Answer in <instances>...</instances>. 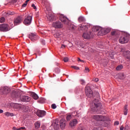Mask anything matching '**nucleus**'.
Wrapping results in <instances>:
<instances>
[{
    "label": "nucleus",
    "mask_w": 130,
    "mask_h": 130,
    "mask_svg": "<svg viewBox=\"0 0 130 130\" xmlns=\"http://www.w3.org/2000/svg\"><path fill=\"white\" fill-rule=\"evenodd\" d=\"M123 69V66L121 64L118 66L116 68V71H121Z\"/></svg>",
    "instance_id": "31"
},
{
    "label": "nucleus",
    "mask_w": 130,
    "mask_h": 130,
    "mask_svg": "<svg viewBox=\"0 0 130 130\" xmlns=\"http://www.w3.org/2000/svg\"><path fill=\"white\" fill-rule=\"evenodd\" d=\"M120 79H121V80H123V79H124V75L123 74H120Z\"/></svg>",
    "instance_id": "36"
},
{
    "label": "nucleus",
    "mask_w": 130,
    "mask_h": 130,
    "mask_svg": "<svg viewBox=\"0 0 130 130\" xmlns=\"http://www.w3.org/2000/svg\"><path fill=\"white\" fill-rule=\"evenodd\" d=\"M14 26H15V25H13V24H12V25H11V26L12 27V28H13V27H14Z\"/></svg>",
    "instance_id": "61"
},
{
    "label": "nucleus",
    "mask_w": 130,
    "mask_h": 130,
    "mask_svg": "<svg viewBox=\"0 0 130 130\" xmlns=\"http://www.w3.org/2000/svg\"><path fill=\"white\" fill-rule=\"evenodd\" d=\"M98 96H99V93H96Z\"/></svg>",
    "instance_id": "62"
},
{
    "label": "nucleus",
    "mask_w": 130,
    "mask_h": 130,
    "mask_svg": "<svg viewBox=\"0 0 130 130\" xmlns=\"http://www.w3.org/2000/svg\"><path fill=\"white\" fill-rule=\"evenodd\" d=\"M55 72H56V73H58L60 72V70H59V69H58V68H56L55 69Z\"/></svg>",
    "instance_id": "43"
},
{
    "label": "nucleus",
    "mask_w": 130,
    "mask_h": 130,
    "mask_svg": "<svg viewBox=\"0 0 130 130\" xmlns=\"http://www.w3.org/2000/svg\"><path fill=\"white\" fill-rule=\"evenodd\" d=\"M11 29H12V28L7 23L0 24V32H8V31H10Z\"/></svg>",
    "instance_id": "3"
},
{
    "label": "nucleus",
    "mask_w": 130,
    "mask_h": 130,
    "mask_svg": "<svg viewBox=\"0 0 130 130\" xmlns=\"http://www.w3.org/2000/svg\"><path fill=\"white\" fill-rule=\"evenodd\" d=\"M93 130H103V129H101V128L100 127H94Z\"/></svg>",
    "instance_id": "46"
},
{
    "label": "nucleus",
    "mask_w": 130,
    "mask_h": 130,
    "mask_svg": "<svg viewBox=\"0 0 130 130\" xmlns=\"http://www.w3.org/2000/svg\"><path fill=\"white\" fill-rule=\"evenodd\" d=\"M5 22V18L4 17H1L0 18V23H4Z\"/></svg>",
    "instance_id": "41"
},
{
    "label": "nucleus",
    "mask_w": 130,
    "mask_h": 130,
    "mask_svg": "<svg viewBox=\"0 0 130 130\" xmlns=\"http://www.w3.org/2000/svg\"><path fill=\"white\" fill-rule=\"evenodd\" d=\"M71 68H72V69H74V70H80V68L77 66H71Z\"/></svg>",
    "instance_id": "39"
},
{
    "label": "nucleus",
    "mask_w": 130,
    "mask_h": 130,
    "mask_svg": "<svg viewBox=\"0 0 130 130\" xmlns=\"http://www.w3.org/2000/svg\"><path fill=\"white\" fill-rule=\"evenodd\" d=\"M128 52V54L130 55V52Z\"/></svg>",
    "instance_id": "64"
},
{
    "label": "nucleus",
    "mask_w": 130,
    "mask_h": 130,
    "mask_svg": "<svg viewBox=\"0 0 130 130\" xmlns=\"http://www.w3.org/2000/svg\"><path fill=\"white\" fill-rule=\"evenodd\" d=\"M118 124H119V122L118 121H115L114 122V125H118Z\"/></svg>",
    "instance_id": "48"
},
{
    "label": "nucleus",
    "mask_w": 130,
    "mask_h": 130,
    "mask_svg": "<svg viewBox=\"0 0 130 130\" xmlns=\"http://www.w3.org/2000/svg\"><path fill=\"white\" fill-rule=\"evenodd\" d=\"M12 96H13V97H14V98H16V99H18V98H19L20 96V94H19V93H18L14 92L12 93Z\"/></svg>",
    "instance_id": "29"
},
{
    "label": "nucleus",
    "mask_w": 130,
    "mask_h": 130,
    "mask_svg": "<svg viewBox=\"0 0 130 130\" xmlns=\"http://www.w3.org/2000/svg\"><path fill=\"white\" fill-rule=\"evenodd\" d=\"M12 129H13V130H20V128H17V127H13Z\"/></svg>",
    "instance_id": "50"
},
{
    "label": "nucleus",
    "mask_w": 130,
    "mask_h": 130,
    "mask_svg": "<svg viewBox=\"0 0 130 130\" xmlns=\"http://www.w3.org/2000/svg\"><path fill=\"white\" fill-rule=\"evenodd\" d=\"M85 92L86 96L88 97V98H92V97H93V91L91 90V88L89 85H86L85 87Z\"/></svg>",
    "instance_id": "4"
},
{
    "label": "nucleus",
    "mask_w": 130,
    "mask_h": 130,
    "mask_svg": "<svg viewBox=\"0 0 130 130\" xmlns=\"http://www.w3.org/2000/svg\"><path fill=\"white\" fill-rule=\"evenodd\" d=\"M123 127L122 126H121L120 127V130H123Z\"/></svg>",
    "instance_id": "56"
},
{
    "label": "nucleus",
    "mask_w": 130,
    "mask_h": 130,
    "mask_svg": "<svg viewBox=\"0 0 130 130\" xmlns=\"http://www.w3.org/2000/svg\"><path fill=\"white\" fill-rule=\"evenodd\" d=\"M92 118L96 121H107V118L103 115H95L92 116Z\"/></svg>",
    "instance_id": "2"
},
{
    "label": "nucleus",
    "mask_w": 130,
    "mask_h": 130,
    "mask_svg": "<svg viewBox=\"0 0 130 130\" xmlns=\"http://www.w3.org/2000/svg\"><path fill=\"white\" fill-rule=\"evenodd\" d=\"M63 61H64V62H68V61H69V57H64Z\"/></svg>",
    "instance_id": "35"
},
{
    "label": "nucleus",
    "mask_w": 130,
    "mask_h": 130,
    "mask_svg": "<svg viewBox=\"0 0 130 130\" xmlns=\"http://www.w3.org/2000/svg\"><path fill=\"white\" fill-rule=\"evenodd\" d=\"M31 96H32V98H34L35 99V100H37V99H38V98H39V96H38V95H37V94H36L35 93H32Z\"/></svg>",
    "instance_id": "27"
},
{
    "label": "nucleus",
    "mask_w": 130,
    "mask_h": 130,
    "mask_svg": "<svg viewBox=\"0 0 130 130\" xmlns=\"http://www.w3.org/2000/svg\"><path fill=\"white\" fill-rule=\"evenodd\" d=\"M101 29L102 27H99V26H94L92 28V30L93 32H98L99 31V34H101Z\"/></svg>",
    "instance_id": "18"
},
{
    "label": "nucleus",
    "mask_w": 130,
    "mask_h": 130,
    "mask_svg": "<svg viewBox=\"0 0 130 130\" xmlns=\"http://www.w3.org/2000/svg\"><path fill=\"white\" fill-rule=\"evenodd\" d=\"M32 22V16H28L27 17H26L24 21H23V24L24 25H26V26H29L31 24V22Z\"/></svg>",
    "instance_id": "7"
},
{
    "label": "nucleus",
    "mask_w": 130,
    "mask_h": 130,
    "mask_svg": "<svg viewBox=\"0 0 130 130\" xmlns=\"http://www.w3.org/2000/svg\"><path fill=\"white\" fill-rule=\"evenodd\" d=\"M29 1H30V0H26V2H25V3H26V4H28V2H29Z\"/></svg>",
    "instance_id": "60"
},
{
    "label": "nucleus",
    "mask_w": 130,
    "mask_h": 130,
    "mask_svg": "<svg viewBox=\"0 0 130 130\" xmlns=\"http://www.w3.org/2000/svg\"><path fill=\"white\" fill-rule=\"evenodd\" d=\"M78 21L80 23H82V22H85V18L82 16H80L78 18Z\"/></svg>",
    "instance_id": "32"
},
{
    "label": "nucleus",
    "mask_w": 130,
    "mask_h": 130,
    "mask_svg": "<svg viewBox=\"0 0 130 130\" xmlns=\"http://www.w3.org/2000/svg\"><path fill=\"white\" fill-rule=\"evenodd\" d=\"M51 127H53L54 129H59V124H58V119L54 120L51 125Z\"/></svg>",
    "instance_id": "5"
},
{
    "label": "nucleus",
    "mask_w": 130,
    "mask_h": 130,
    "mask_svg": "<svg viewBox=\"0 0 130 130\" xmlns=\"http://www.w3.org/2000/svg\"><path fill=\"white\" fill-rule=\"evenodd\" d=\"M22 23V18L20 16L17 17L14 20V25H19V24H21Z\"/></svg>",
    "instance_id": "17"
},
{
    "label": "nucleus",
    "mask_w": 130,
    "mask_h": 130,
    "mask_svg": "<svg viewBox=\"0 0 130 130\" xmlns=\"http://www.w3.org/2000/svg\"><path fill=\"white\" fill-rule=\"evenodd\" d=\"M4 112V110L0 109V113H3Z\"/></svg>",
    "instance_id": "57"
},
{
    "label": "nucleus",
    "mask_w": 130,
    "mask_h": 130,
    "mask_svg": "<svg viewBox=\"0 0 130 130\" xmlns=\"http://www.w3.org/2000/svg\"><path fill=\"white\" fill-rule=\"evenodd\" d=\"M78 120H77V119H74L71 121V122H70V126H71V127H73V126H76Z\"/></svg>",
    "instance_id": "20"
},
{
    "label": "nucleus",
    "mask_w": 130,
    "mask_h": 130,
    "mask_svg": "<svg viewBox=\"0 0 130 130\" xmlns=\"http://www.w3.org/2000/svg\"><path fill=\"white\" fill-rule=\"evenodd\" d=\"M120 43L121 44H124V43H127L128 42V37H121L119 40Z\"/></svg>",
    "instance_id": "8"
},
{
    "label": "nucleus",
    "mask_w": 130,
    "mask_h": 130,
    "mask_svg": "<svg viewBox=\"0 0 130 130\" xmlns=\"http://www.w3.org/2000/svg\"><path fill=\"white\" fill-rule=\"evenodd\" d=\"M40 41H41L42 44H43V45H45V41H44V40L41 39L40 40Z\"/></svg>",
    "instance_id": "40"
},
{
    "label": "nucleus",
    "mask_w": 130,
    "mask_h": 130,
    "mask_svg": "<svg viewBox=\"0 0 130 130\" xmlns=\"http://www.w3.org/2000/svg\"><path fill=\"white\" fill-rule=\"evenodd\" d=\"M91 34L92 32L91 31L86 32L83 34L82 37L84 39H90V38H91Z\"/></svg>",
    "instance_id": "13"
},
{
    "label": "nucleus",
    "mask_w": 130,
    "mask_h": 130,
    "mask_svg": "<svg viewBox=\"0 0 130 130\" xmlns=\"http://www.w3.org/2000/svg\"><path fill=\"white\" fill-rule=\"evenodd\" d=\"M48 20H49L50 21H53L54 20V15L52 13H49L48 16Z\"/></svg>",
    "instance_id": "21"
},
{
    "label": "nucleus",
    "mask_w": 130,
    "mask_h": 130,
    "mask_svg": "<svg viewBox=\"0 0 130 130\" xmlns=\"http://www.w3.org/2000/svg\"><path fill=\"white\" fill-rule=\"evenodd\" d=\"M31 7L34 9V10H36V6H35V4H32Z\"/></svg>",
    "instance_id": "47"
},
{
    "label": "nucleus",
    "mask_w": 130,
    "mask_h": 130,
    "mask_svg": "<svg viewBox=\"0 0 130 130\" xmlns=\"http://www.w3.org/2000/svg\"><path fill=\"white\" fill-rule=\"evenodd\" d=\"M14 12H12L10 11H7L4 13L3 15L5 17H8V16H10V15H14Z\"/></svg>",
    "instance_id": "22"
},
{
    "label": "nucleus",
    "mask_w": 130,
    "mask_h": 130,
    "mask_svg": "<svg viewBox=\"0 0 130 130\" xmlns=\"http://www.w3.org/2000/svg\"><path fill=\"white\" fill-rule=\"evenodd\" d=\"M20 99L22 102H29V101L31 100V99L27 96H20Z\"/></svg>",
    "instance_id": "12"
},
{
    "label": "nucleus",
    "mask_w": 130,
    "mask_h": 130,
    "mask_svg": "<svg viewBox=\"0 0 130 130\" xmlns=\"http://www.w3.org/2000/svg\"><path fill=\"white\" fill-rule=\"evenodd\" d=\"M111 34L112 36H114V35H116V34H117V32L116 31H113L111 32Z\"/></svg>",
    "instance_id": "38"
},
{
    "label": "nucleus",
    "mask_w": 130,
    "mask_h": 130,
    "mask_svg": "<svg viewBox=\"0 0 130 130\" xmlns=\"http://www.w3.org/2000/svg\"><path fill=\"white\" fill-rule=\"evenodd\" d=\"M110 32V29L109 28H103L102 27L101 30V35H105V34H107V33H109Z\"/></svg>",
    "instance_id": "16"
},
{
    "label": "nucleus",
    "mask_w": 130,
    "mask_h": 130,
    "mask_svg": "<svg viewBox=\"0 0 130 130\" xmlns=\"http://www.w3.org/2000/svg\"><path fill=\"white\" fill-rule=\"evenodd\" d=\"M51 107H52V109H55V108H56V105H55V104H53L51 105Z\"/></svg>",
    "instance_id": "42"
},
{
    "label": "nucleus",
    "mask_w": 130,
    "mask_h": 130,
    "mask_svg": "<svg viewBox=\"0 0 130 130\" xmlns=\"http://www.w3.org/2000/svg\"><path fill=\"white\" fill-rule=\"evenodd\" d=\"M2 90V93H3L4 95H7V94H9V93L11 92V89L7 86L3 87Z\"/></svg>",
    "instance_id": "11"
},
{
    "label": "nucleus",
    "mask_w": 130,
    "mask_h": 130,
    "mask_svg": "<svg viewBox=\"0 0 130 130\" xmlns=\"http://www.w3.org/2000/svg\"><path fill=\"white\" fill-rule=\"evenodd\" d=\"M36 114L39 117H43V116L46 115V112L43 110H38Z\"/></svg>",
    "instance_id": "9"
},
{
    "label": "nucleus",
    "mask_w": 130,
    "mask_h": 130,
    "mask_svg": "<svg viewBox=\"0 0 130 130\" xmlns=\"http://www.w3.org/2000/svg\"><path fill=\"white\" fill-rule=\"evenodd\" d=\"M53 27H54V28H61L62 27V24H61V22L59 21H57L55 22H53L52 24Z\"/></svg>",
    "instance_id": "14"
},
{
    "label": "nucleus",
    "mask_w": 130,
    "mask_h": 130,
    "mask_svg": "<svg viewBox=\"0 0 130 130\" xmlns=\"http://www.w3.org/2000/svg\"><path fill=\"white\" fill-rule=\"evenodd\" d=\"M28 38H29V39H30L31 41H35L38 39L36 34L33 33L29 34L28 36Z\"/></svg>",
    "instance_id": "15"
},
{
    "label": "nucleus",
    "mask_w": 130,
    "mask_h": 130,
    "mask_svg": "<svg viewBox=\"0 0 130 130\" xmlns=\"http://www.w3.org/2000/svg\"><path fill=\"white\" fill-rule=\"evenodd\" d=\"M59 126H60L61 128L62 129H63L64 127H66V121L63 119H61L60 120V125Z\"/></svg>",
    "instance_id": "19"
},
{
    "label": "nucleus",
    "mask_w": 130,
    "mask_h": 130,
    "mask_svg": "<svg viewBox=\"0 0 130 130\" xmlns=\"http://www.w3.org/2000/svg\"><path fill=\"white\" fill-rule=\"evenodd\" d=\"M126 57H127V58L128 59H130V55L129 56H127Z\"/></svg>",
    "instance_id": "58"
},
{
    "label": "nucleus",
    "mask_w": 130,
    "mask_h": 130,
    "mask_svg": "<svg viewBox=\"0 0 130 130\" xmlns=\"http://www.w3.org/2000/svg\"><path fill=\"white\" fill-rule=\"evenodd\" d=\"M78 61H82V62H84V60H81L80 58H78Z\"/></svg>",
    "instance_id": "52"
},
{
    "label": "nucleus",
    "mask_w": 130,
    "mask_h": 130,
    "mask_svg": "<svg viewBox=\"0 0 130 130\" xmlns=\"http://www.w3.org/2000/svg\"><path fill=\"white\" fill-rule=\"evenodd\" d=\"M54 37L55 38H60L61 37V32H57L54 35Z\"/></svg>",
    "instance_id": "25"
},
{
    "label": "nucleus",
    "mask_w": 130,
    "mask_h": 130,
    "mask_svg": "<svg viewBox=\"0 0 130 130\" xmlns=\"http://www.w3.org/2000/svg\"><path fill=\"white\" fill-rule=\"evenodd\" d=\"M11 106H12L13 108H16V109L19 108V107H20V105L17 103H11Z\"/></svg>",
    "instance_id": "24"
},
{
    "label": "nucleus",
    "mask_w": 130,
    "mask_h": 130,
    "mask_svg": "<svg viewBox=\"0 0 130 130\" xmlns=\"http://www.w3.org/2000/svg\"><path fill=\"white\" fill-rule=\"evenodd\" d=\"M88 27L87 25H84V24H81V26L78 28V29L80 30H87Z\"/></svg>",
    "instance_id": "23"
},
{
    "label": "nucleus",
    "mask_w": 130,
    "mask_h": 130,
    "mask_svg": "<svg viewBox=\"0 0 130 130\" xmlns=\"http://www.w3.org/2000/svg\"><path fill=\"white\" fill-rule=\"evenodd\" d=\"M59 19L61 21H62V23H64L66 25H68L69 23H70V20H69V19L67 18V17L64 16V15L61 14L59 16Z\"/></svg>",
    "instance_id": "6"
},
{
    "label": "nucleus",
    "mask_w": 130,
    "mask_h": 130,
    "mask_svg": "<svg viewBox=\"0 0 130 130\" xmlns=\"http://www.w3.org/2000/svg\"><path fill=\"white\" fill-rule=\"evenodd\" d=\"M76 29H77V27L73 24L71 25L69 27V29L72 31H75Z\"/></svg>",
    "instance_id": "28"
},
{
    "label": "nucleus",
    "mask_w": 130,
    "mask_h": 130,
    "mask_svg": "<svg viewBox=\"0 0 130 130\" xmlns=\"http://www.w3.org/2000/svg\"><path fill=\"white\" fill-rule=\"evenodd\" d=\"M15 3L17 2V0H14Z\"/></svg>",
    "instance_id": "63"
},
{
    "label": "nucleus",
    "mask_w": 130,
    "mask_h": 130,
    "mask_svg": "<svg viewBox=\"0 0 130 130\" xmlns=\"http://www.w3.org/2000/svg\"><path fill=\"white\" fill-rule=\"evenodd\" d=\"M35 128H39L40 127V122L37 121L35 124Z\"/></svg>",
    "instance_id": "30"
},
{
    "label": "nucleus",
    "mask_w": 130,
    "mask_h": 130,
    "mask_svg": "<svg viewBox=\"0 0 130 130\" xmlns=\"http://www.w3.org/2000/svg\"><path fill=\"white\" fill-rule=\"evenodd\" d=\"M42 5L43 7H45L46 10H48L49 7H50V4L47 2V0H42Z\"/></svg>",
    "instance_id": "10"
},
{
    "label": "nucleus",
    "mask_w": 130,
    "mask_h": 130,
    "mask_svg": "<svg viewBox=\"0 0 130 130\" xmlns=\"http://www.w3.org/2000/svg\"><path fill=\"white\" fill-rule=\"evenodd\" d=\"M80 82H81V84L82 85H84V84H85V80H83V79H81V80H80Z\"/></svg>",
    "instance_id": "44"
},
{
    "label": "nucleus",
    "mask_w": 130,
    "mask_h": 130,
    "mask_svg": "<svg viewBox=\"0 0 130 130\" xmlns=\"http://www.w3.org/2000/svg\"><path fill=\"white\" fill-rule=\"evenodd\" d=\"M78 130H86V128H84V127H79Z\"/></svg>",
    "instance_id": "45"
},
{
    "label": "nucleus",
    "mask_w": 130,
    "mask_h": 130,
    "mask_svg": "<svg viewBox=\"0 0 130 130\" xmlns=\"http://www.w3.org/2000/svg\"><path fill=\"white\" fill-rule=\"evenodd\" d=\"M61 48H66V45H61Z\"/></svg>",
    "instance_id": "51"
},
{
    "label": "nucleus",
    "mask_w": 130,
    "mask_h": 130,
    "mask_svg": "<svg viewBox=\"0 0 130 130\" xmlns=\"http://www.w3.org/2000/svg\"><path fill=\"white\" fill-rule=\"evenodd\" d=\"M91 111L94 113H99V111L102 109V105L98 99H94L90 107Z\"/></svg>",
    "instance_id": "1"
},
{
    "label": "nucleus",
    "mask_w": 130,
    "mask_h": 130,
    "mask_svg": "<svg viewBox=\"0 0 130 130\" xmlns=\"http://www.w3.org/2000/svg\"><path fill=\"white\" fill-rule=\"evenodd\" d=\"M38 102H39V103H43L44 102V99L41 98L38 100Z\"/></svg>",
    "instance_id": "34"
},
{
    "label": "nucleus",
    "mask_w": 130,
    "mask_h": 130,
    "mask_svg": "<svg viewBox=\"0 0 130 130\" xmlns=\"http://www.w3.org/2000/svg\"><path fill=\"white\" fill-rule=\"evenodd\" d=\"M104 126H107V123L105 122V125Z\"/></svg>",
    "instance_id": "59"
},
{
    "label": "nucleus",
    "mask_w": 130,
    "mask_h": 130,
    "mask_svg": "<svg viewBox=\"0 0 130 130\" xmlns=\"http://www.w3.org/2000/svg\"><path fill=\"white\" fill-rule=\"evenodd\" d=\"M128 112V109H127V105H125V106L124 107V114L125 115H127V112Z\"/></svg>",
    "instance_id": "26"
},
{
    "label": "nucleus",
    "mask_w": 130,
    "mask_h": 130,
    "mask_svg": "<svg viewBox=\"0 0 130 130\" xmlns=\"http://www.w3.org/2000/svg\"><path fill=\"white\" fill-rule=\"evenodd\" d=\"M26 6H27V3H26V2L23 4L22 5V8H25V7H26Z\"/></svg>",
    "instance_id": "49"
},
{
    "label": "nucleus",
    "mask_w": 130,
    "mask_h": 130,
    "mask_svg": "<svg viewBox=\"0 0 130 130\" xmlns=\"http://www.w3.org/2000/svg\"><path fill=\"white\" fill-rule=\"evenodd\" d=\"M71 119H72V115H68L67 117V120H70Z\"/></svg>",
    "instance_id": "37"
},
{
    "label": "nucleus",
    "mask_w": 130,
    "mask_h": 130,
    "mask_svg": "<svg viewBox=\"0 0 130 130\" xmlns=\"http://www.w3.org/2000/svg\"><path fill=\"white\" fill-rule=\"evenodd\" d=\"M98 81H99V79H98V78H95V80H94V81L95 82H98Z\"/></svg>",
    "instance_id": "55"
},
{
    "label": "nucleus",
    "mask_w": 130,
    "mask_h": 130,
    "mask_svg": "<svg viewBox=\"0 0 130 130\" xmlns=\"http://www.w3.org/2000/svg\"><path fill=\"white\" fill-rule=\"evenodd\" d=\"M5 115H6V116H14V114L7 112L5 113Z\"/></svg>",
    "instance_id": "33"
},
{
    "label": "nucleus",
    "mask_w": 130,
    "mask_h": 130,
    "mask_svg": "<svg viewBox=\"0 0 130 130\" xmlns=\"http://www.w3.org/2000/svg\"><path fill=\"white\" fill-rule=\"evenodd\" d=\"M25 127H21L20 128H19V129L21 130V129H25Z\"/></svg>",
    "instance_id": "54"
},
{
    "label": "nucleus",
    "mask_w": 130,
    "mask_h": 130,
    "mask_svg": "<svg viewBox=\"0 0 130 130\" xmlns=\"http://www.w3.org/2000/svg\"><path fill=\"white\" fill-rule=\"evenodd\" d=\"M85 71H86V72H88L90 71L89 69L87 67L85 68Z\"/></svg>",
    "instance_id": "53"
}]
</instances>
